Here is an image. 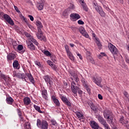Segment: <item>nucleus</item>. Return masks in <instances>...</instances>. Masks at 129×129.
Segmentation results:
<instances>
[{"label":"nucleus","instance_id":"obj_32","mask_svg":"<svg viewBox=\"0 0 129 129\" xmlns=\"http://www.w3.org/2000/svg\"><path fill=\"white\" fill-rule=\"evenodd\" d=\"M43 54H44V55H45L47 57H50V56H52V54H51V52H50V51L48 50H45L43 52Z\"/></svg>","mask_w":129,"mask_h":129},{"label":"nucleus","instance_id":"obj_9","mask_svg":"<svg viewBox=\"0 0 129 129\" xmlns=\"http://www.w3.org/2000/svg\"><path fill=\"white\" fill-rule=\"evenodd\" d=\"M93 79L95 84H97L98 86H99L100 87H102V85H101V82H102V79H101V77H97L96 78L93 77Z\"/></svg>","mask_w":129,"mask_h":129},{"label":"nucleus","instance_id":"obj_22","mask_svg":"<svg viewBox=\"0 0 129 129\" xmlns=\"http://www.w3.org/2000/svg\"><path fill=\"white\" fill-rule=\"evenodd\" d=\"M68 57L71 60V61H74L75 60V57H74V55H73V53L71 52V51H69L67 52Z\"/></svg>","mask_w":129,"mask_h":129},{"label":"nucleus","instance_id":"obj_21","mask_svg":"<svg viewBox=\"0 0 129 129\" xmlns=\"http://www.w3.org/2000/svg\"><path fill=\"white\" fill-rule=\"evenodd\" d=\"M17 49L18 51H21L20 54H24L26 51L25 49H24V46L22 44H19L18 45Z\"/></svg>","mask_w":129,"mask_h":129},{"label":"nucleus","instance_id":"obj_56","mask_svg":"<svg viewBox=\"0 0 129 129\" xmlns=\"http://www.w3.org/2000/svg\"><path fill=\"white\" fill-rule=\"evenodd\" d=\"M98 97L99 99H100L101 100H102V99H103V97L100 94H99L98 95Z\"/></svg>","mask_w":129,"mask_h":129},{"label":"nucleus","instance_id":"obj_60","mask_svg":"<svg viewBox=\"0 0 129 129\" xmlns=\"http://www.w3.org/2000/svg\"><path fill=\"white\" fill-rule=\"evenodd\" d=\"M22 76H23V75L22 74H18L17 75V77H18V78H22Z\"/></svg>","mask_w":129,"mask_h":129},{"label":"nucleus","instance_id":"obj_7","mask_svg":"<svg viewBox=\"0 0 129 129\" xmlns=\"http://www.w3.org/2000/svg\"><path fill=\"white\" fill-rule=\"evenodd\" d=\"M3 18L6 20V21L8 23V24H10L11 26H14L15 25V23H14V21L13 20H12V18L10 16H9L8 14H4L3 15Z\"/></svg>","mask_w":129,"mask_h":129},{"label":"nucleus","instance_id":"obj_19","mask_svg":"<svg viewBox=\"0 0 129 129\" xmlns=\"http://www.w3.org/2000/svg\"><path fill=\"white\" fill-rule=\"evenodd\" d=\"M23 102L25 105H29L31 104V99L28 97H25L23 99Z\"/></svg>","mask_w":129,"mask_h":129},{"label":"nucleus","instance_id":"obj_13","mask_svg":"<svg viewBox=\"0 0 129 129\" xmlns=\"http://www.w3.org/2000/svg\"><path fill=\"white\" fill-rule=\"evenodd\" d=\"M89 124L92 129H98L99 125L94 120L90 121Z\"/></svg>","mask_w":129,"mask_h":129},{"label":"nucleus","instance_id":"obj_35","mask_svg":"<svg viewBox=\"0 0 129 129\" xmlns=\"http://www.w3.org/2000/svg\"><path fill=\"white\" fill-rule=\"evenodd\" d=\"M99 14L100 15L101 17L103 18H105V13L103 11V10L102 9L99 12Z\"/></svg>","mask_w":129,"mask_h":129},{"label":"nucleus","instance_id":"obj_15","mask_svg":"<svg viewBox=\"0 0 129 129\" xmlns=\"http://www.w3.org/2000/svg\"><path fill=\"white\" fill-rule=\"evenodd\" d=\"M25 75L28 77L30 82L35 85V79L31 73H26Z\"/></svg>","mask_w":129,"mask_h":129},{"label":"nucleus","instance_id":"obj_44","mask_svg":"<svg viewBox=\"0 0 129 129\" xmlns=\"http://www.w3.org/2000/svg\"><path fill=\"white\" fill-rule=\"evenodd\" d=\"M105 129H110L109 125L107 123H105V124L103 125Z\"/></svg>","mask_w":129,"mask_h":129},{"label":"nucleus","instance_id":"obj_45","mask_svg":"<svg viewBox=\"0 0 129 129\" xmlns=\"http://www.w3.org/2000/svg\"><path fill=\"white\" fill-rule=\"evenodd\" d=\"M18 116L19 117L20 121H25V119H24V117H23V114L18 115Z\"/></svg>","mask_w":129,"mask_h":129},{"label":"nucleus","instance_id":"obj_51","mask_svg":"<svg viewBox=\"0 0 129 129\" xmlns=\"http://www.w3.org/2000/svg\"><path fill=\"white\" fill-rule=\"evenodd\" d=\"M35 63L36 65H37L39 68L41 67V66H42V65H41V62H40L39 61H36Z\"/></svg>","mask_w":129,"mask_h":129},{"label":"nucleus","instance_id":"obj_39","mask_svg":"<svg viewBox=\"0 0 129 129\" xmlns=\"http://www.w3.org/2000/svg\"><path fill=\"white\" fill-rule=\"evenodd\" d=\"M20 18H21L22 20H23V21H24V22H25L26 23H28V20L27 19V18H26L25 17H24V16H23V15H20Z\"/></svg>","mask_w":129,"mask_h":129},{"label":"nucleus","instance_id":"obj_1","mask_svg":"<svg viewBox=\"0 0 129 129\" xmlns=\"http://www.w3.org/2000/svg\"><path fill=\"white\" fill-rule=\"evenodd\" d=\"M37 125L40 129H48L49 128V123L46 120H42L41 121L40 119H37Z\"/></svg>","mask_w":129,"mask_h":129},{"label":"nucleus","instance_id":"obj_61","mask_svg":"<svg viewBox=\"0 0 129 129\" xmlns=\"http://www.w3.org/2000/svg\"><path fill=\"white\" fill-rule=\"evenodd\" d=\"M123 94L124 95V96L126 97H127V93L126 92V91H124V93H123Z\"/></svg>","mask_w":129,"mask_h":129},{"label":"nucleus","instance_id":"obj_26","mask_svg":"<svg viewBox=\"0 0 129 129\" xmlns=\"http://www.w3.org/2000/svg\"><path fill=\"white\" fill-rule=\"evenodd\" d=\"M19 65L20 64L19 63V61L15 60L13 63V66L14 68H16V69H20V68H19Z\"/></svg>","mask_w":129,"mask_h":129},{"label":"nucleus","instance_id":"obj_33","mask_svg":"<svg viewBox=\"0 0 129 129\" xmlns=\"http://www.w3.org/2000/svg\"><path fill=\"white\" fill-rule=\"evenodd\" d=\"M124 118L123 117H121L120 118L119 123H121V124H124V123H127V121H125Z\"/></svg>","mask_w":129,"mask_h":129},{"label":"nucleus","instance_id":"obj_48","mask_svg":"<svg viewBox=\"0 0 129 129\" xmlns=\"http://www.w3.org/2000/svg\"><path fill=\"white\" fill-rule=\"evenodd\" d=\"M74 80L76 82H78V81H79V78H78V76H75L74 77Z\"/></svg>","mask_w":129,"mask_h":129},{"label":"nucleus","instance_id":"obj_46","mask_svg":"<svg viewBox=\"0 0 129 129\" xmlns=\"http://www.w3.org/2000/svg\"><path fill=\"white\" fill-rule=\"evenodd\" d=\"M82 35L84 37H85V38H89V35H88V33H87L86 31H85Z\"/></svg>","mask_w":129,"mask_h":129},{"label":"nucleus","instance_id":"obj_52","mask_svg":"<svg viewBox=\"0 0 129 129\" xmlns=\"http://www.w3.org/2000/svg\"><path fill=\"white\" fill-rule=\"evenodd\" d=\"M14 9L15 10V11L18 13V14H21V11H20V10H19V8H18V7L16 6H14Z\"/></svg>","mask_w":129,"mask_h":129},{"label":"nucleus","instance_id":"obj_55","mask_svg":"<svg viewBox=\"0 0 129 129\" xmlns=\"http://www.w3.org/2000/svg\"><path fill=\"white\" fill-rule=\"evenodd\" d=\"M28 18H29L30 21L32 22L34 21V17L32 15H28Z\"/></svg>","mask_w":129,"mask_h":129},{"label":"nucleus","instance_id":"obj_34","mask_svg":"<svg viewBox=\"0 0 129 129\" xmlns=\"http://www.w3.org/2000/svg\"><path fill=\"white\" fill-rule=\"evenodd\" d=\"M90 107L91 108V109H92V110H93V111H97V107L95 106V105H94V104H91Z\"/></svg>","mask_w":129,"mask_h":129},{"label":"nucleus","instance_id":"obj_25","mask_svg":"<svg viewBox=\"0 0 129 129\" xmlns=\"http://www.w3.org/2000/svg\"><path fill=\"white\" fill-rule=\"evenodd\" d=\"M81 5L84 11H85V12H88V7H87V5H86V3H85V2H82Z\"/></svg>","mask_w":129,"mask_h":129},{"label":"nucleus","instance_id":"obj_24","mask_svg":"<svg viewBox=\"0 0 129 129\" xmlns=\"http://www.w3.org/2000/svg\"><path fill=\"white\" fill-rule=\"evenodd\" d=\"M36 23V26H37V30H41V29L43 28V24L41 22L37 20Z\"/></svg>","mask_w":129,"mask_h":129},{"label":"nucleus","instance_id":"obj_42","mask_svg":"<svg viewBox=\"0 0 129 129\" xmlns=\"http://www.w3.org/2000/svg\"><path fill=\"white\" fill-rule=\"evenodd\" d=\"M79 31H80V33H81V34L82 35H83L86 32L85 29L84 28H80Z\"/></svg>","mask_w":129,"mask_h":129},{"label":"nucleus","instance_id":"obj_63","mask_svg":"<svg viewBox=\"0 0 129 129\" xmlns=\"http://www.w3.org/2000/svg\"><path fill=\"white\" fill-rule=\"evenodd\" d=\"M28 27L29 28V29H33V26L30 24L28 25Z\"/></svg>","mask_w":129,"mask_h":129},{"label":"nucleus","instance_id":"obj_43","mask_svg":"<svg viewBox=\"0 0 129 129\" xmlns=\"http://www.w3.org/2000/svg\"><path fill=\"white\" fill-rule=\"evenodd\" d=\"M47 63L49 66H50V67H51L54 64V63H53V62L50 60H48L47 61Z\"/></svg>","mask_w":129,"mask_h":129},{"label":"nucleus","instance_id":"obj_18","mask_svg":"<svg viewBox=\"0 0 129 129\" xmlns=\"http://www.w3.org/2000/svg\"><path fill=\"white\" fill-rule=\"evenodd\" d=\"M41 94L43 98L45 99H48V93L47 92V90L46 89H43L41 90Z\"/></svg>","mask_w":129,"mask_h":129},{"label":"nucleus","instance_id":"obj_4","mask_svg":"<svg viewBox=\"0 0 129 129\" xmlns=\"http://www.w3.org/2000/svg\"><path fill=\"white\" fill-rule=\"evenodd\" d=\"M108 48L111 53L113 55H117L118 50H117V48H116V47L113 45V44L111 43H108Z\"/></svg>","mask_w":129,"mask_h":129},{"label":"nucleus","instance_id":"obj_27","mask_svg":"<svg viewBox=\"0 0 129 129\" xmlns=\"http://www.w3.org/2000/svg\"><path fill=\"white\" fill-rule=\"evenodd\" d=\"M33 106H34L35 110H36V111H37L39 113H43V111H42V110H41V107H40V106H39L37 105H34Z\"/></svg>","mask_w":129,"mask_h":129},{"label":"nucleus","instance_id":"obj_54","mask_svg":"<svg viewBox=\"0 0 129 129\" xmlns=\"http://www.w3.org/2000/svg\"><path fill=\"white\" fill-rule=\"evenodd\" d=\"M78 24H79V25H84V22L82 21L81 20H79L78 21Z\"/></svg>","mask_w":129,"mask_h":129},{"label":"nucleus","instance_id":"obj_49","mask_svg":"<svg viewBox=\"0 0 129 129\" xmlns=\"http://www.w3.org/2000/svg\"><path fill=\"white\" fill-rule=\"evenodd\" d=\"M64 48L66 49V51L67 53H68V52H70V50H69V46H68V45H66L64 46Z\"/></svg>","mask_w":129,"mask_h":129},{"label":"nucleus","instance_id":"obj_11","mask_svg":"<svg viewBox=\"0 0 129 129\" xmlns=\"http://www.w3.org/2000/svg\"><path fill=\"white\" fill-rule=\"evenodd\" d=\"M17 56L16 54L12 52H10L7 54V58L8 62H10V61H12L13 60H15L16 59Z\"/></svg>","mask_w":129,"mask_h":129},{"label":"nucleus","instance_id":"obj_47","mask_svg":"<svg viewBox=\"0 0 129 129\" xmlns=\"http://www.w3.org/2000/svg\"><path fill=\"white\" fill-rule=\"evenodd\" d=\"M50 121L52 125H56V124H57V122L56 120H55V119H52Z\"/></svg>","mask_w":129,"mask_h":129},{"label":"nucleus","instance_id":"obj_58","mask_svg":"<svg viewBox=\"0 0 129 129\" xmlns=\"http://www.w3.org/2000/svg\"><path fill=\"white\" fill-rule=\"evenodd\" d=\"M76 54L77 56H78L81 60H82V56H81V54L80 53H78L76 52Z\"/></svg>","mask_w":129,"mask_h":129},{"label":"nucleus","instance_id":"obj_2","mask_svg":"<svg viewBox=\"0 0 129 129\" xmlns=\"http://www.w3.org/2000/svg\"><path fill=\"white\" fill-rule=\"evenodd\" d=\"M103 115L104 118L107 119L109 122H112L113 120V117H112V113L109 111V110L106 109L103 112Z\"/></svg>","mask_w":129,"mask_h":129},{"label":"nucleus","instance_id":"obj_62","mask_svg":"<svg viewBox=\"0 0 129 129\" xmlns=\"http://www.w3.org/2000/svg\"><path fill=\"white\" fill-rule=\"evenodd\" d=\"M78 93H79V94H82V93H83V92H82V91H81V90H78Z\"/></svg>","mask_w":129,"mask_h":129},{"label":"nucleus","instance_id":"obj_29","mask_svg":"<svg viewBox=\"0 0 129 129\" xmlns=\"http://www.w3.org/2000/svg\"><path fill=\"white\" fill-rule=\"evenodd\" d=\"M94 5V8L95 9L96 11L97 12V13H99L100 11L102 10V8L100 6H96L95 4Z\"/></svg>","mask_w":129,"mask_h":129},{"label":"nucleus","instance_id":"obj_28","mask_svg":"<svg viewBox=\"0 0 129 129\" xmlns=\"http://www.w3.org/2000/svg\"><path fill=\"white\" fill-rule=\"evenodd\" d=\"M30 41H31V42H32L34 45H36V46H39V42H38L37 40L34 38V37H32V38H31Z\"/></svg>","mask_w":129,"mask_h":129},{"label":"nucleus","instance_id":"obj_57","mask_svg":"<svg viewBox=\"0 0 129 129\" xmlns=\"http://www.w3.org/2000/svg\"><path fill=\"white\" fill-rule=\"evenodd\" d=\"M100 57H103L104 56H106V54L104 52H101L100 53Z\"/></svg>","mask_w":129,"mask_h":129},{"label":"nucleus","instance_id":"obj_41","mask_svg":"<svg viewBox=\"0 0 129 129\" xmlns=\"http://www.w3.org/2000/svg\"><path fill=\"white\" fill-rule=\"evenodd\" d=\"M96 43L99 48V49L100 50V49H101V43H100V42L98 40H97L96 41Z\"/></svg>","mask_w":129,"mask_h":129},{"label":"nucleus","instance_id":"obj_12","mask_svg":"<svg viewBox=\"0 0 129 129\" xmlns=\"http://www.w3.org/2000/svg\"><path fill=\"white\" fill-rule=\"evenodd\" d=\"M71 20L72 21H77V20H79V19L81 18V17L79 14L77 13H72L70 16Z\"/></svg>","mask_w":129,"mask_h":129},{"label":"nucleus","instance_id":"obj_30","mask_svg":"<svg viewBox=\"0 0 129 129\" xmlns=\"http://www.w3.org/2000/svg\"><path fill=\"white\" fill-rule=\"evenodd\" d=\"M37 8L39 10V11H42V10L44 9V4H43V3L38 4Z\"/></svg>","mask_w":129,"mask_h":129},{"label":"nucleus","instance_id":"obj_50","mask_svg":"<svg viewBox=\"0 0 129 129\" xmlns=\"http://www.w3.org/2000/svg\"><path fill=\"white\" fill-rule=\"evenodd\" d=\"M89 62H91L92 64H94L95 63V62L94 61V60L91 57H90V58L89 59Z\"/></svg>","mask_w":129,"mask_h":129},{"label":"nucleus","instance_id":"obj_40","mask_svg":"<svg viewBox=\"0 0 129 129\" xmlns=\"http://www.w3.org/2000/svg\"><path fill=\"white\" fill-rule=\"evenodd\" d=\"M0 77L2 78V79H4V80H6L7 79L6 75L3 73L0 74Z\"/></svg>","mask_w":129,"mask_h":129},{"label":"nucleus","instance_id":"obj_8","mask_svg":"<svg viewBox=\"0 0 129 129\" xmlns=\"http://www.w3.org/2000/svg\"><path fill=\"white\" fill-rule=\"evenodd\" d=\"M82 82L83 83V86H84L85 89H86L88 93L90 94V93H91V90L90 89V88L89 87V85H88V84H87V82L86 81V80H85V79H83L82 80Z\"/></svg>","mask_w":129,"mask_h":129},{"label":"nucleus","instance_id":"obj_23","mask_svg":"<svg viewBox=\"0 0 129 129\" xmlns=\"http://www.w3.org/2000/svg\"><path fill=\"white\" fill-rule=\"evenodd\" d=\"M98 120H99V122L102 124V125L106 123V121L102 116H99L98 117Z\"/></svg>","mask_w":129,"mask_h":129},{"label":"nucleus","instance_id":"obj_36","mask_svg":"<svg viewBox=\"0 0 129 129\" xmlns=\"http://www.w3.org/2000/svg\"><path fill=\"white\" fill-rule=\"evenodd\" d=\"M51 68H52V69H53V70H54V71L58 72V67H57V66H56V64H53V65L51 67Z\"/></svg>","mask_w":129,"mask_h":129},{"label":"nucleus","instance_id":"obj_17","mask_svg":"<svg viewBox=\"0 0 129 129\" xmlns=\"http://www.w3.org/2000/svg\"><path fill=\"white\" fill-rule=\"evenodd\" d=\"M27 48L31 50V51H34L36 50V46L31 42H29L27 43Z\"/></svg>","mask_w":129,"mask_h":129},{"label":"nucleus","instance_id":"obj_16","mask_svg":"<svg viewBox=\"0 0 129 129\" xmlns=\"http://www.w3.org/2000/svg\"><path fill=\"white\" fill-rule=\"evenodd\" d=\"M51 98L52 99L53 102H54L55 106L59 107L60 105V102H59V100L56 98V97L54 95L52 96Z\"/></svg>","mask_w":129,"mask_h":129},{"label":"nucleus","instance_id":"obj_5","mask_svg":"<svg viewBox=\"0 0 129 129\" xmlns=\"http://www.w3.org/2000/svg\"><path fill=\"white\" fill-rule=\"evenodd\" d=\"M36 36L39 40L46 42V37L43 34L42 30L38 29V32L36 33Z\"/></svg>","mask_w":129,"mask_h":129},{"label":"nucleus","instance_id":"obj_53","mask_svg":"<svg viewBox=\"0 0 129 129\" xmlns=\"http://www.w3.org/2000/svg\"><path fill=\"white\" fill-rule=\"evenodd\" d=\"M22 79L23 80H25L26 82H27V77H25V75L24 74H22V76H21Z\"/></svg>","mask_w":129,"mask_h":129},{"label":"nucleus","instance_id":"obj_38","mask_svg":"<svg viewBox=\"0 0 129 129\" xmlns=\"http://www.w3.org/2000/svg\"><path fill=\"white\" fill-rule=\"evenodd\" d=\"M24 35L25 36H26V37H27V38H28V39H30V40L31 39V38H32V36H31V34H30L28 32H25Z\"/></svg>","mask_w":129,"mask_h":129},{"label":"nucleus","instance_id":"obj_37","mask_svg":"<svg viewBox=\"0 0 129 129\" xmlns=\"http://www.w3.org/2000/svg\"><path fill=\"white\" fill-rule=\"evenodd\" d=\"M62 16L63 17H64V18H68V12H67V11L65 10L63 13H62Z\"/></svg>","mask_w":129,"mask_h":129},{"label":"nucleus","instance_id":"obj_3","mask_svg":"<svg viewBox=\"0 0 129 129\" xmlns=\"http://www.w3.org/2000/svg\"><path fill=\"white\" fill-rule=\"evenodd\" d=\"M72 82H71V89L72 92L75 94V97L77 98V91H78L79 89V87L77 86L76 83L74 82V80H73V78H70Z\"/></svg>","mask_w":129,"mask_h":129},{"label":"nucleus","instance_id":"obj_6","mask_svg":"<svg viewBox=\"0 0 129 129\" xmlns=\"http://www.w3.org/2000/svg\"><path fill=\"white\" fill-rule=\"evenodd\" d=\"M43 79L47 85L49 84V87L53 86V79H52L51 77L48 75L45 76L43 77Z\"/></svg>","mask_w":129,"mask_h":129},{"label":"nucleus","instance_id":"obj_31","mask_svg":"<svg viewBox=\"0 0 129 129\" xmlns=\"http://www.w3.org/2000/svg\"><path fill=\"white\" fill-rule=\"evenodd\" d=\"M25 129H31V123L29 122H26L25 123Z\"/></svg>","mask_w":129,"mask_h":129},{"label":"nucleus","instance_id":"obj_64","mask_svg":"<svg viewBox=\"0 0 129 129\" xmlns=\"http://www.w3.org/2000/svg\"><path fill=\"white\" fill-rule=\"evenodd\" d=\"M70 46H71L72 48H73V47H74L75 45L73 43H70Z\"/></svg>","mask_w":129,"mask_h":129},{"label":"nucleus","instance_id":"obj_14","mask_svg":"<svg viewBox=\"0 0 129 129\" xmlns=\"http://www.w3.org/2000/svg\"><path fill=\"white\" fill-rule=\"evenodd\" d=\"M75 113L80 121L83 122L85 120V117L81 112H76Z\"/></svg>","mask_w":129,"mask_h":129},{"label":"nucleus","instance_id":"obj_20","mask_svg":"<svg viewBox=\"0 0 129 129\" xmlns=\"http://www.w3.org/2000/svg\"><path fill=\"white\" fill-rule=\"evenodd\" d=\"M6 101L8 104H10V105H12L14 100V99L12 98V97L9 96L6 98Z\"/></svg>","mask_w":129,"mask_h":129},{"label":"nucleus","instance_id":"obj_59","mask_svg":"<svg viewBox=\"0 0 129 129\" xmlns=\"http://www.w3.org/2000/svg\"><path fill=\"white\" fill-rule=\"evenodd\" d=\"M18 115H22V111H21V110L20 109H18Z\"/></svg>","mask_w":129,"mask_h":129},{"label":"nucleus","instance_id":"obj_10","mask_svg":"<svg viewBox=\"0 0 129 129\" xmlns=\"http://www.w3.org/2000/svg\"><path fill=\"white\" fill-rule=\"evenodd\" d=\"M60 97L62 102H63V103H65L66 105H67L68 106H69L70 107L72 106V104L70 101H69V100L67 98H66V97L64 96H61Z\"/></svg>","mask_w":129,"mask_h":129}]
</instances>
